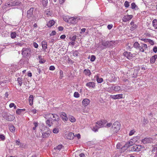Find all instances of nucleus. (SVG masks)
<instances>
[{
	"instance_id": "f257e3e1",
	"label": "nucleus",
	"mask_w": 157,
	"mask_h": 157,
	"mask_svg": "<svg viewBox=\"0 0 157 157\" xmlns=\"http://www.w3.org/2000/svg\"><path fill=\"white\" fill-rule=\"evenodd\" d=\"M105 121L104 120L97 122L95 126L93 127V130L95 132L98 131V128L105 126Z\"/></svg>"
},
{
	"instance_id": "f03ea898",
	"label": "nucleus",
	"mask_w": 157,
	"mask_h": 157,
	"mask_svg": "<svg viewBox=\"0 0 157 157\" xmlns=\"http://www.w3.org/2000/svg\"><path fill=\"white\" fill-rule=\"evenodd\" d=\"M121 124L118 121L115 122L112 125V130L114 132L117 133L120 129Z\"/></svg>"
},
{
	"instance_id": "7ed1b4c3",
	"label": "nucleus",
	"mask_w": 157,
	"mask_h": 157,
	"mask_svg": "<svg viewBox=\"0 0 157 157\" xmlns=\"http://www.w3.org/2000/svg\"><path fill=\"white\" fill-rule=\"evenodd\" d=\"M22 54L24 57H29L31 55V50L29 48H23L22 50Z\"/></svg>"
},
{
	"instance_id": "20e7f679",
	"label": "nucleus",
	"mask_w": 157,
	"mask_h": 157,
	"mask_svg": "<svg viewBox=\"0 0 157 157\" xmlns=\"http://www.w3.org/2000/svg\"><path fill=\"white\" fill-rule=\"evenodd\" d=\"M20 2L19 1H14L13 2H8L6 4L5 6L6 8L9 7L11 6H18L20 4Z\"/></svg>"
},
{
	"instance_id": "39448f33",
	"label": "nucleus",
	"mask_w": 157,
	"mask_h": 157,
	"mask_svg": "<svg viewBox=\"0 0 157 157\" xmlns=\"http://www.w3.org/2000/svg\"><path fill=\"white\" fill-rule=\"evenodd\" d=\"M123 55L130 60L132 59L134 56V54H131V52H124L123 53Z\"/></svg>"
},
{
	"instance_id": "423d86ee",
	"label": "nucleus",
	"mask_w": 157,
	"mask_h": 157,
	"mask_svg": "<svg viewBox=\"0 0 157 157\" xmlns=\"http://www.w3.org/2000/svg\"><path fill=\"white\" fill-rule=\"evenodd\" d=\"M147 48V45L141 43L140 44L139 49L140 51L144 52L145 50H146Z\"/></svg>"
},
{
	"instance_id": "0eeeda50",
	"label": "nucleus",
	"mask_w": 157,
	"mask_h": 157,
	"mask_svg": "<svg viewBox=\"0 0 157 157\" xmlns=\"http://www.w3.org/2000/svg\"><path fill=\"white\" fill-rule=\"evenodd\" d=\"M153 142V140L151 138H145L142 140V142L144 144L151 143Z\"/></svg>"
},
{
	"instance_id": "6e6552de",
	"label": "nucleus",
	"mask_w": 157,
	"mask_h": 157,
	"mask_svg": "<svg viewBox=\"0 0 157 157\" xmlns=\"http://www.w3.org/2000/svg\"><path fill=\"white\" fill-rule=\"evenodd\" d=\"M60 116L61 118L64 122H65L68 120V117L67 114L64 112H62L60 113Z\"/></svg>"
},
{
	"instance_id": "1a4fd4ad",
	"label": "nucleus",
	"mask_w": 157,
	"mask_h": 157,
	"mask_svg": "<svg viewBox=\"0 0 157 157\" xmlns=\"http://www.w3.org/2000/svg\"><path fill=\"white\" fill-rule=\"evenodd\" d=\"M51 133L50 130L49 129L47 131L42 133V136L43 138H47L49 137Z\"/></svg>"
},
{
	"instance_id": "9d476101",
	"label": "nucleus",
	"mask_w": 157,
	"mask_h": 157,
	"mask_svg": "<svg viewBox=\"0 0 157 157\" xmlns=\"http://www.w3.org/2000/svg\"><path fill=\"white\" fill-rule=\"evenodd\" d=\"M123 95L121 94H117L116 95H111L110 97L113 99H119L123 98Z\"/></svg>"
},
{
	"instance_id": "9b49d317",
	"label": "nucleus",
	"mask_w": 157,
	"mask_h": 157,
	"mask_svg": "<svg viewBox=\"0 0 157 157\" xmlns=\"http://www.w3.org/2000/svg\"><path fill=\"white\" fill-rule=\"evenodd\" d=\"M132 15H126L124 16L122 19L123 21L126 22L131 19L132 18Z\"/></svg>"
},
{
	"instance_id": "f8f14e48",
	"label": "nucleus",
	"mask_w": 157,
	"mask_h": 157,
	"mask_svg": "<svg viewBox=\"0 0 157 157\" xmlns=\"http://www.w3.org/2000/svg\"><path fill=\"white\" fill-rule=\"evenodd\" d=\"M101 45L104 47V48H107L109 47L111 45L110 42L102 41L101 43Z\"/></svg>"
},
{
	"instance_id": "ddd939ff",
	"label": "nucleus",
	"mask_w": 157,
	"mask_h": 157,
	"mask_svg": "<svg viewBox=\"0 0 157 157\" xmlns=\"http://www.w3.org/2000/svg\"><path fill=\"white\" fill-rule=\"evenodd\" d=\"M140 70V68L138 67H135L132 69V71H133V75L134 77H136Z\"/></svg>"
},
{
	"instance_id": "4468645a",
	"label": "nucleus",
	"mask_w": 157,
	"mask_h": 157,
	"mask_svg": "<svg viewBox=\"0 0 157 157\" xmlns=\"http://www.w3.org/2000/svg\"><path fill=\"white\" fill-rule=\"evenodd\" d=\"M75 136L74 134L72 132H69L66 134V136L67 138L70 140L73 139Z\"/></svg>"
},
{
	"instance_id": "2eb2a0df",
	"label": "nucleus",
	"mask_w": 157,
	"mask_h": 157,
	"mask_svg": "<svg viewBox=\"0 0 157 157\" xmlns=\"http://www.w3.org/2000/svg\"><path fill=\"white\" fill-rule=\"evenodd\" d=\"M33 8H31L27 12V16L28 18H30L33 15Z\"/></svg>"
},
{
	"instance_id": "dca6fc26",
	"label": "nucleus",
	"mask_w": 157,
	"mask_h": 157,
	"mask_svg": "<svg viewBox=\"0 0 157 157\" xmlns=\"http://www.w3.org/2000/svg\"><path fill=\"white\" fill-rule=\"evenodd\" d=\"M151 152L155 154L154 157H157V145H155L153 147Z\"/></svg>"
},
{
	"instance_id": "f3484780",
	"label": "nucleus",
	"mask_w": 157,
	"mask_h": 157,
	"mask_svg": "<svg viewBox=\"0 0 157 157\" xmlns=\"http://www.w3.org/2000/svg\"><path fill=\"white\" fill-rule=\"evenodd\" d=\"M52 119L54 121H58L59 120V117L56 114H52L51 115Z\"/></svg>"
},
{
	"instance_id": "a211bd4d",
	"label": "nucleus",
	"mask_w": 157,
	"mask_h": 157,
	"mask_svg": "<svg viewBox=\"0 0 157 157\" xmlns=\"http://www.w3.org/2000/svg\"><path fill=\"white\" fill-rule=\"evenodd\" d=\"M18 64L17 65L16 64H13L11 66V69L14 71H15L18 69H19L21 67V66L18 65Z\"/></svg>"
},
{
	"instance_id": "6ab92c4d",
	"label": "nucleus",
	"mask_w": 157,
	"mask_h": 157,
	"mask_svg": "<svg viewBox=\"0 0 157 157\" xmlns=\"http://www.w3.org/2000/svg\"><path fill=\"white\" fill-rule=\"evenodd\" d=\"M86 86L89 88H94L95 86V83L93 82H88L86 84Z\"/></svg>"
},
{
	"instance_id": "aec40b11",
	"label": "nucleus",
	"mask_w": 157,
	"mask_h": 157,
	"mask_svg": "<svg viewBox=\"0 0 157 157\" xmlns=\"http://www.w3.org/2000/svg\"><path fill=\"white\" fill-rule=\"evenodd\" d=\"M76 18L74 17L69 18L68 23H69L75 24L76 23Z\"/></svg>"
},
{
	"instance_id": "412c9836",
	"label": "nucleus",
	"mask_w": 157,
	"mask_h": 157,
	"mask_svg": "<svg viewBox=\"0 0 157 157\" xmlns=\"http://www.w3.org/2000/svg\"><path fill=\"white\" fill-rule=\"evenodd\" d=\"M90 102V100L87 98L84 99L82 101V103L83 105L86 106L88 105Z\"/></svg>"
},
{
	"instance_id": "4be33fe9",
	"label": "nucleus",
	"mask_w": 157,
	"mask_h": 157,
	"mask_svg": "<svg viewBox=\"0 0 157 157\" xmlns=\"http://www.w3.org/2000/svg\"><path fill=\"white\" fill-rule=\"evenodd\" d=\"M15 119V117L13 115H10L6 117V119L9 121H13Z\"/></svg>"
},
{
	"instance_id": "5701e85b",
	"label": "nucleus",
	"mask_w": 157,
	"mask_h": 157,
	"mask_svg": "<svg viewBox=\"0 0 157 157\" xmlns=\"http://www.w3.org/2000/svg\"><path fill=\"white\" fill-rule=\"evenodd\" d=\"M94 78H96L97 82L98 83H101L103 81V78H99L98 75L95 76Z\"/></svg>"
},
{
	"instance_id": "b1692460",
	"label": "nucleus",
	"mask_w": 157,
	"mask_h": 157,
	"mask_svg": "<svg viewBox=\"0 0 157 157\" xmlns=\"http://www.w3.org/2000/svg\"><path fill=\"white\" fill-rule=\"evenodd\" d=\"M113 86V90L114 91L116 92H117L121 90V87L120 86Z\"/></svg>"
},
{
	"instance_id": "393cba45",
	"label": "nucleus",
	"mask_w": 157,
	"mask_h": 157,
	"mask_svg": "<svg viewBox=\"0 0 157 157\" xmlns=\"http://www.w3.org/2000/svg\"><path fill=\"white\" fill-rule=\"evenodd\" d=\"M152 25L154 29H157V19H154L152 21Z\"/></svg>"
},
{
	"instance_id": "a878e982",
	"label": "nucleus",
	"mask_w": 157,
	"mask_h": 157,
	"mask_svg": "<svg viewBox=\"0 0 157 157\" xmlns=\"http://www.w3.org/2000/svg\"><path fill=\"white\" fill-rule=\"evenodd\" d=\"M63 148L64 147L62 145L60 144L55 147L54 149L56 150V151H60L61 149Z\"/></svg>"
},
{
	"instance_id": "bb28decb",
	"label": "nucleus",
	"mask_w": 157,
	"mask_h": 157,
	"mask_svg": "<svg viewBox=\"0 0 157 157\" xmlns=\"http://www.w3.org/2000/svg\"><path fill=\"white\" fill-rule=\"evenodd\" d=\"M157 58V55H155L152 56L151 58L150 62L151 63H153L155 62L156 59Z\"/></svg>"
},
{
	"instance_id": "cd10ccee",
	"label": "nucleus",
	"mask_w": 157,
	"mask_h": 157,
	"mask_svg": "<svg viewBox=\"0 0 157 157\" xmlns=\"http://www.w3.org/2000/svg\"><path fill=\"white\" fill-rule=\"evenodd\" d=\"M33 96L32 95H30L29 98V103L30 105H32L33 104Z\"/></svg>"
},
{
	"instance_id": "c85d7f7f",
	"label": "nucleus",
	"mask_w": 157,
	"mask_h": 157,
	"mask_svg": "<svg viewBox=\"0 0 157 157\" xmlns=\"http://www.w3.org/2000/svg\"><path fill=\"white\" fill-rule=\"evenodd\" d=\"M55 24V21L54 20H52L49 21L47 24V25L48 27H51L53 25Z\"/></svg>"
},
{
	"instance_id": "c756f323",
	"label": "nucleus",
	"mask_w": 157,
	"mask_h": 157,
	"mask_svg": "<svg viewBox=\"0 0 157 157\" xmlns=\"http://www.w3.org/2000/svg\"><path fill=\"white\" fill-rule=\"evenodd\" d=\"M107 90L109 93H113V92L114 91L113 86H112L109 87L108 88Z\"/></svg>"
},
{
	"instance_id": "7c9ffc66",
	"label": "nucleus",
	"mask_w": 157,
	"mask_h": 157,
	"mask_svg": "<svg viewBox=\"0 0 157 157\" xmlns=\"http://www.w3.org/2000/svg\"><path fill=\"white\" fill-rule=\"evenodd\" d=\"M136 148H137L136 149V151H139L144 148V147L141 145H137Z\"/></svg>"
},
{
	"instance_id": "2f4dec72",
	"label": "nucleus",
	"mask_w": 157,
	"mask_h": 157,
	"mask_svg": "<svg viewBox=\"0 0 157 157\" xmlns=\"http://www.w3.org/2000/svg\"><path fill=\"white\" fill-rule=\"evenodd\" d=\"M9 128L10 131L12 132H14L15 130V128L13 125L9 126Z\"/></svg>"
},
{
	"instance_id": "473e14b6",
	"label": "nucleus",
	"mask_w": 157,
	"mask_h": 157,
	"mask_svg": "<svg viewBox=\"0 0 157 157\" xmlns=\"http://www.w3.org/2000/svg\"><path fill=\"white\" fill-rule=\"evenodd\" d=\"M47 44L46 41H44L42 43V47L43 48L44 50H46L47 48Z\"/></svg>"
},
{
	"instance_id": "72a5a7b5",
	"label": "nucleus",
	"mask_w": 157,
	"mask_h": 157,
	"mask_svg": "<svg viewBox=\"0 0 157 157\" xmlns=\"http://www.w3.org/2000/svg\"><path fill=\"white\" fill-rule=\"evenodd\" d=\"M52 114H45L44 115V117L46 119H52V117H51Z\"/></svg>"
},
{
	"instance_id": "f704fd0d",
	"label": "nucleus",
	"mask_w": 157,
	"mask_h": 157,
	"mask_svg": "<svg viewBox=\"0 0 157 157\" xmlns=\"http://www.w3.org/2000/svg\"><path fill=\"white\" fill-rule=\"evenodd\" d=\"M84 73L85 75L89 76L91 74L90 71L88 69H86L84 71Z\"/></svg>"
},
{
	"instance_id": "c9c22d12",
	"label": "nucleus",
	"mask_w": 157,
	"mask_h": 157,
	"mask_svg": "<svg viewBox=\"0 0 157 157\" xmlns=\"http://www.w3.org/2000/svg\"><path fill=\"white\" fill-rule=\"evenodd\" d=\"M45 14L47 17H49L52 15V13L49 9H47L45 12Z\"/></svg>"
},
{
	"instance_id": "e433bc0d",
	"label": "nucleus",
	"mask_w": 157,
	"mask_h": 157,
	"mask_svg": "<svg viewBox=\"0 0 157 157\" xmlns=\"http://www.w3.org/2000/svg\"><path fill=\"white\" fill-rule=\"evenodd\" d=\"M46 124L49 127H50L52 124V123L50 122V119H48L46 121Z\"/></svg>"
},
{
	"instance_id": "4c0bfd02",
	"label": "nucleus",
	"mask_w": 157,
	"mask_h": 157,
	"mask_svg": "<svg viewBox=\"0 0 157 157\" xmlns=\"http://www.w3.org/2000/svg\"><path fill=\"white\" fill-rule=\"evenodd\" d=\"M69 119L72 122H74L76 121V119L75 118L71 116L69 117Z\"/></svg>"
},
{
	"instance_id": "58836bf2",
	"label": "nucleus",
	"mask_w": 157,
	"mask_h": 157,
	"mask_svg": "<svg viewBox=\"0 0 157 157\" xmlns=\"http://www.w3.org/2000/svg\"><path fill=\"white\" fill-rule=\"evenodd\" d=\"M16 145L19 146L20 147H22L23 145L20 142L19 140L16 141Z\"/></svg>"
},
{
	"instance_id": "ea45409f",
	"label": "nucleus",
	"mask_w": 157,
	"mask_h": 157,
	"mask_svg": "<svg viewBox=\"0 0 157 157\" xmlns=\"http://www.w3.org/2000/svg\"><path fill=\"white\" fill-rule=\"evenodd\" d=\"M133 143L132 141H130L126 144L125 146L127 147H128L130 146H132L133 145Z\"/></svg>"
},
{
	"instance_id": "a19ab883",
	"label": "nucleus",
	"mask_w": 157,
	"mask_h": 157,
	"mask_svg": "<svg viewBox=\"0 0 157 157\" xmlns=\"http://www.w3.org/2000/svg\"><path fill=\"white\" fill-rule=\"evenodd\" d=\"M17 81L20 86H21L22 84V78H17Z\"/></svg>"
},
{
	"instance_id": "79ce46f5",
	"label": "nucleus",
	"mask_w": 157,
	"mask_h": 157,
	"mask_svg": "<svg viewBox=\"0 0 157 157\" xmlns=\"http://www.w3.org/2000/svg\"><path fill=\"white\" fill-rule=\"evenodd\" d=\"M140 44L137 42H135L133 44V46L136 49H139Z\"/></svg>"
},
{
	"instance_id": "37998d69",
	"label": "nucleus",
	"mask_w": 157,
	"mask_h": 157,
	"mask_svg": "<svg viewBox=\"0 0 157 157\" xmlns=\"http://www.w3.org/2000/svg\"><path fill=\"white\" fill-rule=\"evenodd\" d=\"M136 145H134L133 147H132L130 148V150L132 151H136Z\"/></svg>"
},
{
	"instance_id": "c03bdc74",
	"label": "nucleus",
	"mask_w": 157,
	"mask_h": 157,
	"mask_svg": "<svg viewBox=\"0 0 157 157\" xmlns=\"http://www.w3.org/2000/svg\"><path fill=\"white\" fill-rule=\"evenodd\" d=\"M48 3V0H43L42 4L44 6H46Z\"/></svg>"
},
{
	"instance_id": "a18cd8bd",
	"label": "nucleus",
	"mask_w": 157,
	"mask_h": 157,
	"mask_svg": "<svg viewBox=\"0 0 157 157\" xmlns=\"http://www.w3.org/2000/svg\"><path fill=\"white\" fill-rule=\"evenodd\" d=\"M16 33L15 32H12L10 34V36L12 38L14 39L16 37Z\"/></svg>"
},
{
	"instance_id": "49530a36",
	"label": "nucleus",
	"mask_w": 157,
	"mask_h": 157,
	"mask_svg": "<svg viewBox=\"0 0 157 157\" xmlns=\"http://www.w3.org/2000/svg\"><path fill=\"white\" fill-rule=\"evenodd\" d=\"M47 128V127L45 126L43 124H42L40 127L41 130L43 131L45 130V128Z\"/></svg>"
},
{
	"instance_id": "de8ad7c7",
	"label": "nucleus",
	"mask_w": 157,
	"mask_h": 157,
	"mask_svg": "<svg viewBox=\"0 0 157 157\" xmlns=\"http://www.w3.org/2000/svg\"><path fill=\"white\" fill-rule=\"evenodd\" d=\"M69 18L68 17L64 15L63 16V20L67 22H68V19H69Z\"/></svg>"
},
{
	"instance_id": "09e8293b",
	"label": "nucleus",
	"mask_w": 157,
	"mask_h": 157,
	"mask_svg": "<svg viewBox=\"0 0 157 157\" xmlns=\"http://www.w3.org/2000/svg\"><path fill=\"white\" fill-rule=\"evenodd\" d=\"M137 28V25L135 24L132 25L130 27V30L132 31L135 30Z\"/></svg>"
},
{
	"instance_id": "8fccbe9b",
	"label": "nucleus",
	"mask_w": 157,
	"mask_h": 157,
	"mask_svg": "<svg viewBox=\"0 0 157 157\" xmlns=\"http://www.w3.org/2000/svg\"><path fill=\"white\" fill-rule=\"evenodd\" d=\"M33 124H34V126L33 127V129L35 130L36 129V127L38 126V124L37 122H34L33 123Z\"/></svg>"
},
{
	"instance_id": "3c124183",
	"label": "nucleus",
	"mask_w": 157,
	"mask_h": 157,
	"mask_svg": "<svg viewBox=\"0 0 157 157\" xmlns=\"http://www.w3.org/2000/svg\"><path fill=\"white\" fill-rule=\"evenodd\" d=\"M59 130L57 128H54L53 130V132L54 133H57L59 132Z\"/></svg>"
},
{
	"instance_id": "603ef678",
	"label": "nucleus",
	"mask_w": 157,
	"mask_h": 157,
	"mask_svg": "<svg viewBox=\"0 0 157 157\" xmlns=\"http://www.w3.org/2000/svg\"><path fill=\"white\" fill-rule=\"evenodd\" d=\"M124 6L125 7H128L129 6V2L127 1H126L124 2Z\"/></svg>"
},
{
	"instance_id": "864d4df0",
	"label": "nucleus",
	"mask_w": 157,
	"mask_h": 157,
	"mask_svg": "<svg viewBox=\"0 0 157 157\" xmlns=\"http://www.w3.org/2000/svg\"><path fill=\"white\" fill-rule=\"evenodd\" d=\"M135 132H136V131L135 130H133V129L132 130L130 131L129 135L130 136H131L132 135H133L134 134V133Z\"/></svg>"
},
{
	"instance_id": "5fc2aeb1",
	"label": "nucleus",
	"mask_w": 157,
	"mask_h": 157,
	"mask_svg": "<svg viewBox=\"0 0 157 157\" xmlns=\"http://www.w3.org/2000/svg\"><path fill=\"white\" fill-rule=\"evenodd\" d=\"M131 8L132 9H135V8L136 7V5L135 4V3L133 2L131 4Z\"/></svg>"
},
{
	"instance_id": "6e6d98bb",
	"label": "nucleus",
	"mask_w": 157,
	"mask_h": 157,
	"mask_svg": "<svg viewBox=\"0 0 157 157\" xmlns=\"http://www.w3.org/2000/svg\"><path fill=\"white\" fill-rule=\"evenodd\" d=\"M22 112L20 109H18L16 111V113L18 115H20Z\"/></svg>"
},
{
	"instance_id": "4d7b16f0",
	"label": "nucleus",
	"mask_w": 157,
	"mask_h": 157,
	"mask_svg": "<svg viewBox=\"0 0 157 157\" xmlns=\"http://www.w3.org/2000/svg\"><path fill=\"white\" fill-rule=\"evenodd\" d=\"M74 96L75 98H78L79 97V94L77 92H75L74 93Z\"/></svg>"
},
{
	"instance_id": "13d9d810",
	"label": "nucleus",
	"mask_w": 157,
	"mask_h": 157,
	"mask_svg": "<svg viewBox=\"0 0 157 157\" xmlns=\"http://www.w3.org/2000/svg\"><path fill=\"white\" fill-rule=\"evenodd\" d=\"M95 59V57L94 55H92L91 57L90 60L92 62L94 61Z\"/></svg>"
},
{
	"instance_id": "bf43d9fd",
	"label": "nucleus",
	"mask_w": 157,
	"mask_h": 157,
	"mask_svg": "<svg viewBox=\"0 0 157 157\" xmlns=\"http://www.w3.org/2000/svg\"><path fill=\"white\" fill-rule=\"evenodd\" d=\"M78 51H74L73 53V56H78Z\"/></svg>"
},
{
	"instance_id": "052dcab7",
	"label": "nucleus",
	"mask_w": 157,
	"mask_h": 157,
	"mask_svg": "<svg viewBox=\"0 0 157 157\" xmlns=\"http://www.w3.org/2000/svg\"><path fill=\"white\" fill-rule=\"evenodd\" d=\"M147 40H148V41L149 42V43L151 44V45H153L154 44V43L153 41L151 40L150 39H147Z\"/></svg>"
},
{
	"instance_id": "680f3d73",
	"label": "nucleus",
	"mask_w": 157,
	"mask_h": 157,
	"mask_svg": "<svg viewBox=\"0 0 157 157\" xmlns=\"http://www.w3.org/2000/svg\"><path fill=\"white\" fill-rule=\"evenodd\" d=\"M45 62V60L42 59H40L39 61V63H44Z\"/></svg>"
},
{
	"instance_id": "e2e57ef3",
	"label": "nucleus",
	"mask_w": 157,
	"mask_h": 157,
	"mask_svg": "<svg viewBox=\"0 0 157 157\" xmlns=\"http://www.w3.org/2000/svg\"><path fill=\"white\" fill-rule=\"evenodd\" d=\"M55 68L53 66H51L50 67L49 69L50 70L53 71L55 70Z\"/></svg>"
},
{
	"instance_id": "0e129e2a",
	"label": "nucleus",
	"mask_w": 157,
	"mask_h": 157,
	"mask_svg": "<svg viewBox=\"0 0 157 157\" xmlns=\"http://www.w3.org/2000/svg\"><path fill=\"white\" fill-rule=\"evenodd\" d=\"M5 136L2 135H0V139L1 140H3L5 139Z\"/></svg>"
},
{
	"instance_id": "69168bd1",
	"label": "nucleus",
	"mask_w": 157,
	"mask_h": 157,
	"mask_svg": "<svg viewBox=\"0 0 157 157\" xmlns=\"http://www.w3.org/2000/svg\"><path fill=\"white\" fill-rule=\"evenodd\" d=\"M56 33V32L55 31H53L50 35L51 36H52L55 35Z\"/></svg>"
},
{
	"instance_id": "338daca9",
	"label": "nucleus",
	"mask_w": 157,
	"mask_h": 157,
	"mask_svg": "<svg viewBox=\"0 0 157 157\" xmlns=\"http://www.w3.org/2000/svg\"><path fill=\"white\" fill-rule=\"evenodd\" d=\"M153 50L154 52L156 53L157 52V47L156 46L154 47Z\"/></svg>"
},
{
	"instance_id": "774afa93",
	"label": "nucleus",
	"mask_w": 157,
	"mask_h": 157,
	"mask_svg": "<svg viewBox=\"0 0 157 157\" xmlns=\"http://www.w3.org/2000/svg\"><path fill=\"white\" fill-rule=\"evenodd\" d=\"M34 47L36 48H37L38 47V44L36 43V42H34L33 44Z\"/></svg>"
}]
</instances>
